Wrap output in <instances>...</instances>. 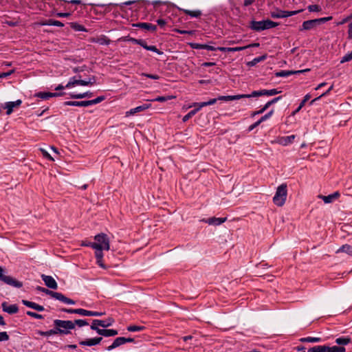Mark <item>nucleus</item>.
Masks as SVG:
<instances>
[{"instance_id": "c03bdc74", "label": "nucleus", "mask_w": 352, "mask_h": 352, "mask_svg": "<svg viewBox=\"0 0 352 352\" xmlns=\"http://www.w3.org/2000/svg\"><path fill=\"white\" fill-rule=\"evenodd\" d=\"M282 98L281 96H278V97H276V98H274V99H272V100L267 102L263 107H264V109H267L272 104L276 103V102H278V100H280V99Z\"/></svg>"}, {"instance_id": "9d476101", "label": "nucleus", "mask_w": 352, "mask_h": 352, "mask_svg": "<svg viewBox=\"0 0 352 352\" xmlns=\"http://www.w3.org/2000/svg\"><path fill=\"white\" fill-rule=\"evenodd\" d=\"M22 101L21 100H17L14 102H8L2 107L7 109V115H10L13 111V109L19 107Z\"/></svg>"}, {"instance_id": "de8ad7c7", "label": "nucleus", "mask_w": 352, "mask_h": 352, "mask_svg": "<svg viewBox=\"0 0 352 352\" xmlns=\"http://www.w3.org/2000/svg\"><path fill=\"white\" fill-rule=\"evenodd\" d=\"M38 333L41 336H51V335H54V334H57V331L56 329L54 328V329H50L49 331H39Z\"/></svg>"}, {"instance_id": "680f3d73", "label": "nucleus", "mask_w": 352, "mask_h": 352, "mask_svg": "<svg viewBox=\"0 0 352 352\" xmlns=\"http://www.w3.org/2000/svg\"><path fill=\"white\" fill-rule=\"evenodd\" d=\"M318 23V25H320L322 23L329 21L332 19V16L323 17L320 19H316Z\"/></svg>"}, {"instance_id": "e2e57ef3", "label": "nucleus", "mask_w": 352, "mask_h": 352, "mask_svg": "<svg viewBox=\"0 0 352 352\" xmlns=\"http://www.w3.org/2000/svg\"><path fill=\"white\" fill-rule=\"evenodd\" d=\"M247 49V47L243 46V47H229V50H228V52H239L242 51L243 50Z\"/></svg>"}, {"instance_id": "a211bd4d", "label": "nucleus", "mask_w": 352, "mask_h": 352, "mask_svg": "<svg viewBox=\"0 0 352 352\" xmlns=\"http://www.w3.org/2000/svg\"><path fill=\"white\" fill-rule=\"evenodd\" d=\"M95 250H96L95 256H96V258L97 264L100 267H102L103 269H106V266H105V265L104 264V263L102 261V258H103L102 250L104 249H95Z\"/></svg>"}, {"instance_id": "1a4fd4ad", "label": "nucleus", "mask_w": 352, "mask_h": 352, "mask_svg": "<svg viewBox=\"0 0 352 352\" xmlns=\"http://www.w3.org/2000/svg\"><path fill=\"white\" fill-rule=\"evenodd\" d=\"M41 278L47 287L53 289H56L58 288L57 283L52 276L42 274Z\"/></svg>"}, {"instance_id": "8fccbe9b", "label": "nucleus", "mask_w": 352, "mask_h": 352, "mask_svg": "<svg viewBox=\"0 0 352 352\" xmlns=\"http://www.w3.org/2000/svg\"><path fill=\"white\" fill-rule=\"evenodd\" d=\"M307 9L309 12H320L321 11V8L316 4L310 5L307 7Z\"/></svg>"}, {"instance_id": "4c0bfd02", "label": "nucleus", "mask_w": 352, "mask_h": 352, "mask_svg": "<svg viewBox=\"0 0 352 352\" xmlns=\"http://www.w3.org/2000/svg\"><path fill=\"white\" fill-rule=\"evenodd\" d=\"M307 352H327L326 346H315L309 349Z\"/></svg>"}, {"instance_id": "f8f14e48", "label": "nucleus", "mask_w": 352, "mask_h": 352, "mask_svg": "<svg viewBox=\"0 0 352 352\" xmlns=\"http://www.w3.org/2000/svg\"><path fill=\"white\" fill-rule=\"evenodd\" d=\"M3 311L7 312L10 314H14L18 312L19 307L16 305H9L6 302H3L1 304Z\"/></svg>"}, {"instance_id": "9b49d317", "label": "nucleus", "mask_w": 352, "mask_h": 352, "mask_svg": "<svg viewBox=\"0 0 352 352\" xmlns=\"http://www.w3.org/2000/svg\"><path fill=\"white\" fill-rule=\"evenodd\" d=\"M296 136L294 135H292L289 136H283V137H278L274 142L279 144L283 146H287L289 144H291L294 140Z\"/></svg>"}, {"instance_id": "774afa93", "label": "nucleus", "mask_w": 352, "mask_h": 352, "mask_svg": "<svg viewBox=\"0 0 352 352\" xmlns=\"http://www.w3.org/2000/svg\"><path fill=\"white\" fill-rule=\"evenodd\" d=\"M262 122H260V119L254 122V124H252V125H250L248 128V131H252L254 129H255L256 127H257Z\"/></svg>"}, {"instance_id": "aec40b11", "label": "nucleus", "mask_w": 352, "mask_h": 352, "mask_svg": "<svg viewBox=\"0 0 352 352\" xmlns=\"http://www.w3.org/2000/svg\"><path fill=\"white\" fill-rule=\"evenodd\" d=\"M22 302L24 305L30 307L32 309H34L38 311H42L44 310V307L40 305H38L35 302L27 300H23Z\"/></svg>"}, {"instance_id": "412c9836", "label": "nucleus", "mask_w": 352, "mask_h": 352, "mask_svg": "<svg viewBox=\"0 0 352 352\" xmlns=\"http://www.w3.org/2000/svg\"><path fill=\"white\" fill-rule=\"evenodd\" d=\"M102 340V337L94 338L91 339H88L85 341H81L79 342L80 345H86V346H94L99 344Z\"/></svg>"}, {"instance_id": "2f4dec72", "label": "nucleus", "mask_w": 352, "mask_h": 352, "mask_svg": "<svg viewBox=\"0 0 352 352\" xmlns=\"http://www.w3.org/2000/svg\"><path fill=\"white\" fill-rule=\"evenodd\" d=\"M266 58H267V55L266 54H264V55H263L261 56H259V57H256V58H254L252 61L248 62V65L250 66V67L254 66L257 63H260L261 61L265 60Z\"/></svg>"}, {"instance_id": "bf43d9fd", "label": "nucleus", "mask_w": 352, "mask_h": 352, "mask_svg": "<svg viewBox=\"0 0 352 352\" xmlns=\"http://www.w3.org/2000/svg\"><path fill=\"white\" fill-rule=\"evenodd\" d=\"M10 338L8 334L6 331L0 332V342L7 341Z\"/></svg>"}, {"instance_id": "20e7f679", "label": "nucleus", "mask_w": 352, "mask_h": 352, "mask_svg": "<svg viewBox=\"0 0 352 352\" xmlns=\"http://www.w3.org/2000/svg\"><path fill=\"white\" fill-rule=\"evenodd\" d=\"M94 239L96 242L93 243V245H91L92 248L104 249V250H109V239L106 234H98L94 236Z\"/></svg>"}, {"instance_id": "4be33fe9", "label": "nucleus", "mask_w": 352, "mask_h": 352, "mask_svg": "<svg viewBox=\"0 0 352 352\" xmlns=\"http://www.w3.org/2000/svg\"><path fill=\"white\" fill-rule=\"evenodd\" d=\"M227 220L226 217L223 218H217V217H211L206 220H203L206 223H208L210 225H215L218 226L223 223H224Z\"/></svg>"}, {"instance_id": "b1692460", "label": "nucleus", "mask_w": 352, "mask_h": 352, "mask_svg": "<svg viewBox=\"0 0 352 352\" xmlns=\"http://www.w3.org/2000/svg\"><path fill=\"white\" fill-rule=\"evenodd\" d=\"M125 344L124 337H118L116 338L111 345L109 346L107 349L111 351L116 347L120 346L122 344Z\"/></svg>"}, {"instance_id": "338daca9", "label": "nucleus", "mask_w": 352, "mask_h": 352, "mask_svg": "<svg viewBox=\"0 0 352 352\" xmlns=\"http://www.w3.org/2000/svg\"><path fill=\"white\" fill-rule=\"evenodd\" d=\"M61 311L63 312L69 313V314H77V309L63 308V309H61Z\"/></svg>"}, {"instance_id": "5701e85b", "label": "nucleus", "mask_w": 352, "mask_h": 352, "mask_svg": "<svg viewBox=\"0 0 352 352\" xmlns=\"http://www.w3.org/2000/svg\"><path fill=\"white\" fill-rule=\"evenodd\" d=\"M309 69H305V70H298V71H285V70H283V71H280V72H276V76L277 77H287V76H289L292 74H300V73H302V72H307V71H309Z\"/></svg>"}, {"instance_id": "4468645a", "label": "nucleus", "mask_w": 352, "mask_h": 352, "mask_svg": "<svg viewBox=\"0 0 352 352\" xmlns=\"http://www.w3.org/2000/svg\"><path fill=\"white\" fill-rule=\"evenodd\" d=\"M64 95V93H52V92H38L36 94V97H38L41 99L47 100L52 97H58Z\"/></svg>"}, {"instance_id": "7ed1b4c3", "label": "nucleus", "mask_w": 352, "mask_h": 352, "mask_svg": "<svg viewBox=\"0 0 352 352\" xmlns=\"http://www.w3.org/2000/svg\"><path fill=\"white\" fill-rule=\"evenodd\" d=\"M54 324L57 333L60 334H68L70 329L75 328V323L71 320H55Z\"/></svg>"}, {"instance_id": "e433bc0d", "label": "nucleus", "mask_w": 352, "mask_h": 352, "mask_svg": "<svg viewBox=\"0 0 352 352\" xmlns=\"http://www.w3.org/2000/svg\"><path fill=\"white\" fill-rule=\"evenodd\" d=\"M183 12L192 17H199L201 14V12L200 10H183Z\"/></svg>"}, {"instance_id": "ea45409f", "label": "nucleus", "mask_w": 352, "mask_h": 352, "mask_svg": "<svg viewBox=\"0 0 352 352\" xmlns=\"http://www.w3.org/2000/svg\"><path fill=\"white\" fill-rule=\"evenodd\" d=\"M199 111V109H195L192 111H190V112H188L186 116H184L182 120L183 122H186L187 120H188L190 118H191L194 115H195V113Z\"/></svg>"}, {"instance_id": "13d9d810", "label": "nucleus", "mask_w": 352, "mask_h": 352, "mask_svg": "<svg viewBox=\"0 0 352 352\" xmlns=\"http://www.w3.org/2000/svg\"><path fill=\"white\" fill-rule=\"evenodd\" d=\"M27 315H28L32 318H37V319H43V316L42 315L36 314L35 312L30 311H27Z\"/></svg>"}, {"instance_id": "7c9ffc66", "label": "nucleus", "mask_w": 352, "mask_h": 352, "mask_svg": "<svg viewBox=\"0 0 352 352\" xmlns=\"http://www.w3.org/2000/svg\"><path fill=\"white\" fill-rule=\"evenodd\" d=\"M326 351L327 352H345L346 349L344 348V346H333L330 347L326 346Z\"/></svg>"}, {"instance_id": "393cba45", "label": "nucleus", "mask_w": 352, "mask_h": 352, "mask_svg": "<svg viewBox=\"0 0 352 352\" xmlns=\"http://www.w3.org/2000/svg\"><path fill=\"white\" fill-rule=\"evenodd\" d=\"M98 333L104 337H111L118 335V331L115 329H102L98 331Z\"/></svg>"}, {"instance_id": "58836bf2", "label": "nucleus", "mask_w": 352, "mask_h": 352, "mask_svg": "<svg viewBox=\"0 0 352 352\" xmlns=\"http://www.w3.org/2000/svg\"><path fill=\"white\" fill-rule=\"evenodd\" d=\"M175 98V97L173 96H158L156 98L151 100V101H157V102H166L168 100H171Z\"/></svg>"}, {"instance_id": "f704fd0d", "label": "nucleus", "mask_w": 352, "mask_h": 352, "mask_svg": "<svg viewBox=\"0 0 352 352\" xmlns=\"http://www.w3.org/2000/svg\"><path fill=\"white\" fill-rule=\"evenodd\" d=\"M92 96V93L87 91L82 94H71L70 96L72 98L74 99H81L86 97H91Z\"/></svg>"}, {"instance_id": "4d7b16f0", "label": "nucleus", "mask_w": 352, "mask_h": 352, "mask_svg": "<svg viewBox=\"0 0 352 352\" xmlns=\"http://www.w3.org/2000/svg\"><path fill=\"white\" fill-rule=\"evenodd\" d=\"M41 152L42 153L43 157L48 159L50 161H54V159L45 151L44 148H40Z\"/></svg>"}, {"instance_id": "c756f323", "label": "nucleus", "mask_w": 352, "mask_h": 352, "mask_svg": "<svg viewBox=\"0 0 352 352\" xmlns=\"http://www.w3.org/2000/svg\"><path fill=\"white\" fill-rule=\"evenodd\" d=\"M339 252H345L348 254L349 255H352V247L350 245L345 244L343 245L341 248H340L337 251L336 253Z\"/></svg>"}, {"instance_id": "423d86ee", "label": "nucleus", "mask_w": 352, "mask_h": 352, "mask_svg": "<svg viewBox=\"0 0 352 352\" xmlns=\"http://www.w3.org/2000/svg\"><path fill=\"white\" fill-rule=\"evenodd\" d=\"M36 289L39 292H43L47 295H50V296H52V298L58 300H60L65 304H69V305H74L75 304V302L65 296L63 294H62L61 293H58V292H53V291H51V290H49L45 287H40V286H38L36 287Z\"/></svg>"}, {"instance_id": "a878e982", "label": "nucleus", "mask_w": 352, "mask_h": 352, "mask_svg": "<svg viewBox=\"0 0 352 352\" xmlns=\"http://www.w3.org/2000/svg\"><path fill=\"white\" fill-rule=\"evenodd\" d=\"M190 45L193 49H206L210 51H216V49L214 47L206 45V44H199L196 43H190Z\"/></svg>"}, {"instance_id": "6e6552de", "label": "nucleus", "mask_w": 352, "mask_h": 352, "mask_svg": "<svg viewBox=\"0 0 352 352\" xmlns=\"http://www.w3.org/2000/svg\"><path fill=\"white\" fill-rule=\"evenodd\" d=\"M302 10H298L295 11H285L281 10H277L274 12H271L270 15L272 18L278 19V18H285L295 15L301 12Z\"/></svg>"}, {"instance_id": "bb28decb", "label": "nucleus", "mask_w": 352, "mask_h": 352, "mask_svg": "<svg viewBox=\"0 0 352 352\" xmlns=\"http://www.w3.org/2000/svg\"><path fill=\"white\" fill-rule=\"evenodd\" d=\"M65 106H76V107H87L89 106V100L87 101H66L64 102Z\"/></svg>"}, {"instance_id": "473e14b6", "label": "nucleus", "mask_w": 352, "mask_h": 352, "mask_svg": "<svg viewBox=\"0 0 352 352\" xmlns=\"http://www.w3.org/2000/svg\"><path fill=\"white\" fill-rule=\"evenodd\" d=\"M101 325H105L104 322H102V320H94L91 325V329L96 331L98 333V331L102 330V329L98 328V326L101 327Z\"/></svg>"}, {"instance_id": "39448f33", "label": "nucleus", "mask_w": 352, "mask_h": 352, "mask_svg": "<svg viewBox=\"0 0 352 352\" xmlns=\"http://www.w3.org/2000/svg\"><path fill=\"white\" fill-rule=\"evenodd\" d=\"M278 25V23L271 20H263L260 21H252L250 28L253 30L260 32L264 30L270 29Z\"/></svg>"}, {"instance_id": "ddd939ff", "label": "nucleus", "mask_w": 352, "mask_h": 352, "mask_svg": "<svg viewBox=\"0 0 352 352\" xmlns=\"http://www.w3.org/2000/svg\"><path fill=\"white\" fill-rule=\"evenodd\" d=\"M318 25L316 19H311L305 21L302 23V27L300 28V31L309 30L316 28Z\"/></svg>"}, {"instance_id": "79ce46f5", "label": "nucleus", "mask_w": 352, "mask_h": 352, "mask_svg": "<svg viewBox=\"0 0 352 352\" xmlns=\"http://www.w3.org/2000/svg\"><path fill=\"white\" fill-rule=\"evenodd\" d=\"M241 96H244L243 98H250V97H256L263 96V90L260 91H254L251 94H241Z\"/></svg>"}, {"instance_id": "dca6fc26", "label": "nucleus", "mask_w": 352, "mask_h": 352, "mask_svg": "<svg viewBox=\"0 0 352 352\" xmlns=\"http://www.w3.org/2000/svg\"><path fill=\"white\" fill-rule=\"evenodd\" d=\"M151 104H144L138 106L134 109H131L130 111L126 112V116L133 115L136 113L148 109V108L151 107Z\"/></svg>"}, {"instance_id": "a18cd8bd", "label": "nucleus", "mask_w": 352, "mask_h": 352, "mask_svg": "<svg viewBox=\"0 0 352 352\" xmlns=\"http://www.w3.org/2000/svg\"><path fill=\"white\" fill-rule=\"evenodd\" d=\"M217 99L212 98V99H210L208 102H199V108H202V107L208 106V105L214 104H215L217 102Z\"/></svg>"}, {"instance_id": "cd10ccee", "label": "nucleus", "mask_w": 352, "mask_h": 352, "mask_svg": "<svg viewBox=\"0 0 352 352\" xmlns=\"http://www.w3.org/2000/svg\"><path fill=\"white\" fill-rule=\"evenodd\" d=\"M351 342V339L349 337H340L336 339L335 342L340 345L339 346H344L347 345Z\"/></svg>"}, {"instance_id": "49530a36", "label": "nucleus", "mask_w": 352, "mask_h": 352, "mask_svg": "<svg viewBox=\"0 0 352 352\" xmlns=\"http://www.w3.org/2000/svg\"><path fill=\"white\" fill-rule=\"evenodd\" d=\"M144 328L143 326L131 325L127 327V330L129 331H138L144 329Z\"/></svg>"}, {"instance_id": "603ef678", "label": "nucleus", "mask_w": 352, "mask_h": 352, "mask_svg": "<svg viewBox=\"0 0 352 352\" xmlns=\"http://www.w3.org/2000/svg\"><path fill=\"white\" fill-rule=\"evenodd\" d=\"M351 60H352V51L349 54H347L344 55L342 58V59L340 60V63H344L345 62L350 61Z\"/></svg>"}, {"instance_id": "6e6d98bb", "label": "nucleus", "mask_w": 352, "mask_h": 352, "mask_svg": "<svg viewBox=\"0 0 352 352\" xmlns=\"http://www.w3.org/2000/svg\"><path fill=\"white\" fill-rule=\"evenodd\" d=\"M73 322L75 323V325L76 324L78 327H82L88 324V322L86 320L81 319L75 320Z\"/></svg>"}, {"instance_id": "72a5a7b5", "label": "nucleus", "mask_w": 352, "mask_h": 352, "mask_svg": "<svg viewBox=\"0 0 352 352\" xmlns=\"http://www.w3.org/2000/svg\"><path fill=\"white\" fill-rule=\"evenodd\" d=\"M300 341L301 342H319L321 341V338L319 337H307L300 338Z\"/></svg>"}, {"instance_id": "c9c22d12", "label": "nucleus", "mask_w": 352, "mask_h": 352, "mask_svg": "<svg viewBox=\"0 0 352 352\" xmlns=\"http://www.w3.org/2000/svg\"><path fill=\"white\" fill-rule=\"evenodd\" d=\"M70 27L76 31L87 32V29L82 25L77 23H70Z\"/></svg>"}, {"instance_id": "3c124183", "label": "nucleus", "mask_w": 352, "mask_h": 352, "mask_svg": "<svg viewBox=\"0 0 352 352\" xmlns=\"http://www.w3.org/2000/svg\"><path fill=\"white\" fill-rule=\"evenodd\" d=\"M102 322H104L105 325H101V327L105 328L112 325L114 322V320L112 318H109L105 320H102Z\"/></svg>"}, {"instance_id": "864d4df0", "label": "nucleus", "mask_w": 352, "mask_h": 352, "mask_svg": "<svg viewBox=\"0 0 352 352\" xmlns=\"http://www.w3.org/2000/svg\"><path fill=\"white\" fill-rule=\"evenodd\" d=\"M77 314L82 315V316H90L91 311H88V310L83 309H77Z\"/></svg>"}, {"instance_id": "37998d69", "label": "nucleus", "mask_w": 352, "mask_h": 352, "mask_svg": "<svg viewBox=\"0 0 352 352\" xmlns=\"http://www.w3.org/2000/svg\"><path fill=\"white\" fill-rule=\"evenodd\" d=\"M280 92H281L280 91H278L276 89H270V90L263 89V96H265V95L266 96H274Z\"/></svg>"}, {"instance_id": "2eb2a0df", "label": "nucleus", "mask_w": 352, "mask_h": 352, "mask_svg": "<svg viewBox=\"0 0 352 352\" xmlns=\"http://www.w3.org/2000/svg\"><path fill=\"white\" fill-rule=\"evenodd\" d=\"M340 196V192L338 191H336L333 194L327 196L319 195V197L322 199L325 204H329L333 201V200L338 199Z\"/></svg>"}, {"instance_id": "5fc2aeb1", "label": "nucleus", "mask_w": 352, "mask_h": 352, "mask_svg": "<svg viewBox=\"0 0 352 352\" xmlns=\"http://www.w3.org/2000/svg\"><path fill=\"white\" fill-rule=\"evenodd\" d=\"M123 39L124 41H131L132 43L138 44V45L142 44L141 43H142V39H136V38H131V37H129V36L124 37Z\"/></svg>"}, {"instance_id": "0e129e2a", "label": "nucleus", "mask_w": 352, "mask_h": 352, "mask_svg": "<svg viewBox=\"0 0 352 352\" xmlns=\"http://www.w3.org/2000/svg\"><path fill=\"white\" fill-rule=\"evenodd\" d=\"M142 75L144 76H146L147 78H151V79H154V80H157V79L160 78V76L158 75H156V74H149L142 73Z\"/></svg>"}, {"instance_id": "6ab92c4d", "label": "nucleus", "mask_w": 352, "mask_h": 352, "mask_svg": "<svg viewBox=\"0 0 352 352\" xmlns=\"http://www.w3.org/2000/svg\"><path fill=\"white\" fill-rule=\"evenodd\" d=\"M92 43H98L100 45H109L111 43V40L104 35H101L97 38H91L90 39Z\"/></svg>"}, {"instance_id": "69168bd1", "label": "nucleus", "mask_w": 352, "mask_h": 352, "mask_svg": "<svg viewBox=\"0 0 352 352\" xmlns=\"http://www.w3.org/2000/svg\"><path fill=\"white\" fill-rule=\"evenodd\" d=\"M148 50L156 52L158 54H162L155 45H149Z\"/></svg>"}, {"instance_id": "f03ea898", "label": "nucleus", "mask_w": 352, "mask_h": 352, "mask_svg": "<svg viewBox=\"0 0 352 352\" xmlns=\"http://www.w3.org/2000/svg\"><path fill=\"white\" fill-rule=\"evenodd\" d=\"M96 83V78L95 76H92L89 78L87 80H80V79H76L75 78H72L70 79V80L67 82V84L65 85L66 88H70L72 87H74L76 85H82V86H87V85H92ZM65 88L64 86L62 85H59L58 87L55 88V90H62Z\"/></svg>"}, {"instance_id": "0eeeda50", "label": "nucleus", "mask_w": 352, "mask_h": 352, "mask_svg": "<svg viewBox=\"0 0 352 352\" xmlns=\"http://www.w3.org/2000/svg\"><path fill=\"white\" fill-rule=\"evenodd\" d=\"M0 280L5 283L13 286L14 287L20 288L23 286V283L10 276H6L3 274V269L0 266Z\"/></svg>"}, {"instance_id": "c85d7f7f", "label": "nucleus", "mask_w": 352, "mask_h": 352, "mask_svg": "<svg viewBox=\"0 0 352 352\" xmlns=\"http://www.w3.org/2000/svg\"><path fill=\"white\" fill-rule=\"evenodd\" d=\"M244 96H240V95H235V96H219L217 99V100H223V101H230V100H239L241 98H243Z\"/></svg>"}, {"instance_id": "a19ab883", "label": "nucleus", "mask_w": 352, "mask_h": 352, "mask_svg": "<svg viewBox=\"0 0 352 352\" xmlns=\"http://www.w3.org/2000/svg\"><path fill=\"white\" fill-rule=\"evenodd\" d=\"M45 25H54L58 27H63L64 25L62 22L54 19H50L46 23Z\"/></svg>"}, {"instance_id": "f3484780", "label": "nucleus", "mask_w": 352, "mask_h": 352, "mask_svg": "<svg viewBox=\"0 0 352 352\" xmlns=\"http://www.w3.org/2000/svg\"><path fill=\"white\" fill-rule=\"evenodd\" d=\"M133 26L138 27L142 29H144L152 32H154L157 30V26L148 23H138L133 24Z\"/></svg>"}, {"instance_id": "052dcab7", "label": "nucleus", "mask_w": 352, "mask_h": 352, "mask_svg": "<svg viewBox=\"0 0 352 352\" xmlns=\"http://www.w3.org/2000/svg\"><path fill=\"white\" fill-rule=\"evenodd\" d=\"M274 113V110H271L270 112H268L267 113H266L265 115H264L263 116H262L261 118H260V122H264L267 119L270 118Z\"/></svg>"}, {"instance_id": "09e8293b", "label": "nucleus", "mask_w": 352, "mask_h": 352, "mask_svg": "<svg viewBox=\"0 0 352 352\" xmlns=\"http://www.w3.org/2000/svg\"><path fill=\"white\" fill-rule=\"evenodd\" d=\"M104 99H105L104 96H98V98H96L94 100H89V104L92 105V104H98V103L103 101Z\"/></svg>"}, {"instance_id": "f257e3e1", "label": "nucleus", "mask_w": 352, "mask_h": 352, "mask_svg": "<svg viewBox=\"0 0 352 352\" xmlns=\"http://www.w3.org/2000/svg\"><path fill=\"white\" fill-rule=\"evenodd\" d=\"M287 187L286 184H282L277 188L275 195L273 197V202L277 206L280 207L285 204L287 195Z\"/></svg>"}]
</instances>
